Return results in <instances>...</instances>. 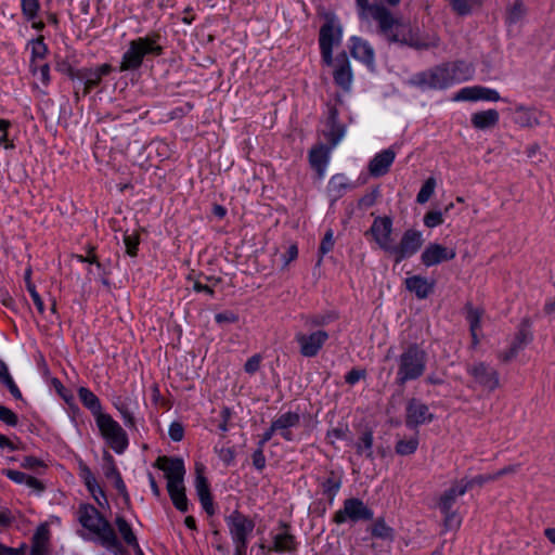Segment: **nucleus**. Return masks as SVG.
Here are the masks:
<instances>
[{
  "instance_id": "obj_28",
  "label": "nucleus",
  "mask_w": 555,
  "mask_h": 555,
  "mask_svg": "<svg viewBox=\"0 0 555 555\" xmlns=\"http://www.w3.org/2000/svg\"><path fill=\"white\" fill-rule=\"evenodd\" d=\"M499 121V112L496 109H488L473 114L472 125L476 129H488L494 127Z\"/></svg>"
},
{
  "instance_id": "obj_56",
  "label": "nucleus",
  "mask_w": 555,
  "mask_h": 555,
  "mask_svg": "<svg viewBox=\"0 0 555 555\" xmlns=\"http://www.w3.org/2000/svg\"><path fill=\"white\" fill-rule=\"evenodd\" d=\"M365 376H366L365 370L352 369L345 376V380L349 385H354L356 383H358L360 379L364 378Z\"/></svg>"
},
{
  "instance_id": "obj_52",
  "label": "nucleus",
  "mask_w": 555,
  "mask_h": 555,
  "mask_svg": "<svg viewBox=\"0 0 555 555\" xmlns=\"http://www.w3.org/2000/svg\"><path fill=\"white\" fill-rule=\"evenodd\" d=\"M124 242L126 245L127 254L131 257L137 256L138 245H139V235L138 234L125 235Z\"/></svg>"
},
{
  "instance_id": "obj_55",
  "label": "nucleus",
  "mask_w": 555,
  "mask_h": 555,
  "mask_svg": "<svg viewBox=\"0 0 555 555\" xmlns=\"http://www.w3.org/2000/svg\"><path fill=\"white\" fill-rule=\"evenodd\" d=\"M21 466L25 469L36 470L40 467H46L43 461L35 456H26Z\"/></svg>"
},
{
  "instance_id": "obj_39",
  "label": "nucleus",
  "mask_w": 555,
  "mask_h": 555,
  "mask_svg": "<svg viewBox=\"0 0 555 555\" xmlns=\"http://www.w3.org/2000/svg\"><path fill=\"white\" fill-rule=\"evenodd\" d=\"M459 15H467L482 5V0H448Z\"/></svg>"
},
{
  "instance_id": "obj_45",
  "label": "nucleus",
  "mask_w": 555,
  "mask_h": 555,
  "mask_svg": "<svg viewBox=\"0 0 555 555\" xmlns=\"http://www.w3.org/2000/svg\"><path fill=\"white\" fill-rule=\"evenodd\" d=\"M443 514V527L446 530L450 529H459L462 519L459 516L457 512L454 509H449L448 512H441Z\"/></svg>"
},
{
  "instance_id": "obj_35",
  "label": "nucleus",
  "mask_w": 555,
  "mask_h": 555,
  "mask_svg": "<svg viewBox=\"0 0 555 555\" xmlns=\"http://www.w3.org/2000/svg\"><path fill=\"white\" fill-rule=\"evenodd\" d=\"M48 52V48L43 42V37L40 36L36 40L33 41V49H31V63H30V70L34 75L37 74V60H42L46 57Z\"/></svg>"
},
{
  "instance_id": "obj_26",
  "label": "nucleus",
  "mask_w": 555,
  "mask_h": 555,
  "mask_svg": "<svg viewBox=\"0 0 555 555\" xmlns=\"http://www.w3.org/2000/svg\"><path fill=\"white\" fill-rule=\"evenodd\" d=\"M405 286L410 292L414 293L416 297L420 299L427 298L428 295L434 289V283H429L426 278H423L421 275L408 278L405 280Z\"/></svg>"
},
{
  "instance_id": "obj_27",
  "label": "nucleus",
  "mask_w": 555,
  "mask_h": 555,
  "mask_svg": "<svg viewBox=\"0 0 555 555\" xmlns=\"http://www.w3.org/2000/svg\"><path fill=\"white\" fill-rule=\"evenodd\" d=\"M332 149L333 147H331V145L330 146L319 145L317 147H313L310 151V154H309L310 164H311L312 168H314L318 171L319 176H322L325 170V167H326L328 158H330V152Z\"/></svg>"
},
{
  "instance_id": "obj_30",
  "label": "nucleus",
  "mask_w": 555,
  "mask_h": 555,
  "mask_svg": "<svg viewBox=\"0 0 555 555\" xmlns=\"http://www.w3.org/2000/svg\"><path fill=\"white\" fill-rule=\"evenodd\" d=\"M5 476L16 483H26L29 488H33L37 491H43L44 487L40 480L37 478L29 476L23 472L7 469L4 470Z\"/></svg>"
},
{
  "instance_id": "obj_2",
  "label": "nucleus",
  "mask_w": 555,
  "mask_h": 555,
  "mask_svg": "<svg viewBox=\"0 0 555 555\" xmlns=\"http://www.w3.org/2000/svg\"><path fill=\"white\" fill-rule=\"evenodd\" d=\"M81 526L96 534L101 543L115 554H121L124 548L111 524L90 504H82L78 509Z\"/></svg>"
},
{
  "instance_id": "obj_44",
  "label": "nucleus",
  "mask_w": 555,
  "mask_h": 555,
  "mask_svg": "<svg viewBox=\"0 0 555 555\" xmlns=\"http://www.w3.org/2000/svg\"><path fill=\"white\" fill-rule=\"evenodd\" d=\"M436 188V179L434 177H429L424 184L422 185L417 196L416 202L418 204H425L433 196Z\"/></svg>"
},
{
  "instance_id": "obj_43",
  "label": "nucleus",
  "mask_w": 555,
  "mask_h": 555,
  "mask_svg": "<svg viewBox=\"0 0 555 555\" xmlns=\"http://www.w3.org/2000/svg\"><path fill=\"white\" fill-rule=\"evenodd\" d=\"M341 485V479L339 476H336L334 472L330 474V477L322 482L323 493L326 494L331 500L338 492Z\"/></svg>"
},
{
  "instance_id": "obj_60",
  "label": "nucleus",
  "mask_w": 555,
  "mask_h": 555,
  "mask_svg": "<svg viewBox=\"0 0 555 555\" xmlns=\"http://www.w3.org/2000/svg\"><path fill=\"white\" fill-rule=\"evenodd\" d=\"M183 436H184V428H183L182 424H180L178 422H173L169 427V437L173 441H180V440H182Z\"/></svg>"
},
{
  "instance_id": "obj_14",
  "label": "nucleus",
  "mask_w": 555,
  "mask_h": 555,
  "mask_svg": "<svg viewBox=\"0 0 555 555\" xmlns=\"http://www.w3.org/2000/svg\"><path fill=\"white\" fill-rule=\"evenodd\" d=\"M531 327V321L528 318H525L519 323L517 333L515 334V337L511 344V347L500 353L499 358L501 361L507 363L512 361L520 350H522L531 340H532V333L530 331Z\"/></svg>"
},
{
  "instance_id": "obj_48",
  "label": "nucleus",
  "mask_w": 555,
  "mask_h": 555,
  "mask_svg": "<svg viewBox=\"0 0 555 555\" xmlns=\"http://www.w3.org/2000/svg\"><path fill=\"white\" fill-rule=\"evenodd\" d=\"M39 10L38 0H22V11L27 20H34Z\"/></svg>"
},
{
  "instance_id": "obj_8",
  "label": "nucleus",
  "mask_w": 555,
  "mask_h": 555,
  "mask_svg": "<svg viewBox=\"0 0 555 555\" xmlns=\"http://www.w3.org/2000/svg\"><path fill=\"white\" fill-rule=\"evenodd\" d=\"M373 515V511L360 499L350 498L344 501L343 508L334 514L333 520L338 525L347 520L357 522L361 520H371Z\"/></svg>"
},
{
  "instance_id": "obj_57",
  "label": "nucleus",
  "mask_w": 555,
  "mask_h": 555,
  "mask_svg": "<svg viewBox=\"0 0 555 555\" xmlns=\"http://www.w3.org/2000/svg\"><path fill=\"white\" fill-rule=\"evenodd\" d=\"M27 291L29 292L38 312L42 314L44 312V305H43L41 297L39 296V294L36 291L35 284L28 283Z\"/></svg>"
},
{
  "instance_id": "obj_17",
  "label": "nucleus",
  "mask_w": 555,
  "mask_h": 555,
  "mask_svg": "<svg viewBox=\"0 0 555 555\" xmlns=\"http://www.w3.org/2000/svg\"><path fill=\"white\" fill-rule=\"evenodd\" d=\"M456 251L438 243H429L421 255L422 263L425 267L437 266L443 261L454 259Z\"/></svg>"
},
{
  "instance_id": "obj_12",
  "label": "nucleus",
  "mask_w": 555,
  "mask_h": 555,
  "mask_svg": "<svg viewBox=\"0 0 555 555\" xmlns=\"http://www.w3.org/2000/svg\"><path fill=\"white\" fill-rule=\"evenodd\" d=\"M369 232L379 248L389 255L393 246L392 219L387 216L375 218Z\"/></svg>"
},
{
  "instance_id": "obj_3",
  "label": "nucleus",
  "mask_w": 555,
  "mask_h": 555,
  "mask_svg": "<svg viewBox=\"0 0 555 555\" xmlns=\"http://www.w3.org/2000/svg\"><path fill=\"white\" fill-rule=\"evenodd\" d=\"M155 467L164 470L167 478V490L170 499L177 509L180 512L188 511V498L183 486V477L185 474L184 463L179 457L159 456Z\"/></svg>"
},
{
  "instance_id": "obj_47",
  "label": "nucleus",
  "mask_w": 555,
  "mask_h": 555,
  "mask_svg": "<svg viewBox=\"0 0 555 555\" xmlns=\"http://www.w3.org/2000/svg\"><path fill=\"white\" fill-rule=\"evenodd\" d=\"M49 541V530L44 525H41L36 530L33 538V546H39L40 548H47Z\"/></svg>"
},
{
  "instance_id": "obj_4",
  "label": "nucleus",
  "mask_w": 555,
  "mask_h": 555,
  "mask_svg": "<svg viewBox=\"0 0 555 555\" xmlns=\"http://www.w3.org/2000/svg\"><path fill=\"white\" fill-rule=\"evenodd\" d=\"M426 369V352L416 344H411L399 357L397 384L404 385L409 380L421 377Z\"/></svg>"
},
{
  "instance_id": "obj_16",
  "label": "nucleus",
  "mask_w": 555,
  "mask_h": 555,
  "mask_svg": "<svg viewBox=\"0 0 555 555\" xmlns=\"http://www.w3.org/2000/svg\"><path fill=\"white\" fill-rule=\"evenodd\" d=\"M433 420L434 414L429 411L427 404L415 398L409 400L405 414L406 426L417 427L430 423Z\"/></svg>"
},
{
  "instance_id": "obj_54",
  "label": "nucleus",
  "mask_w": 555,
  "mask_h": 555,
  "mask_svg": "<svg viewBox=\"0 0 555 555\" xmlns=\"http://www.w3.org/2000/svg\"><path fill=\"white\" fill-rule=\"evenodd\" d=\"M261 360L262 358L260 354L250 357L244 364L245 372L250 375L255 374L260 369Z\"/></svg>"
},
{
  "instance_id": "obj_33",
  "label": "nucleus",
  "mask_w": 555,
  "mask_h": 555,
  "mask_svg": "<svg viewBox=\"0 0 555 555\" xmlns=\"http://www.w3.org/2000/svg\"><path fill=\"white\" fill-rule=\"evenodd\" d=\"M370 532L372 537L386 541H392L395 538L393 529L386 524L384 518L376 519L370 527Z\"/></svg>"
},
{
  "instance_id": "obj_32",
  "label": "nucleus",
  "mask_w": 555,
  "mask_h": 555,
  "mask_svg": "<svg viewBox=\"0 0 555 555\" xmlns=\"http://www.w3.org/2000/svg\"><path fill=\"white\" fill-rule=\"evenodd\" d=\"M357 453L365 455L367 459L373 460V431L370 429L364 430L356 443Z\"/></svg>"
},
{
  "instance_id": "obj_15",
  "label": "nucleus",
  "mask_w": 555,
  "mask_h": 555,
  "mask_svg": "<svg viewBox=\"0 0 555 555\" xmlns=\"http://www.w3.org/2000/svg\"><path fill=\"white\" fill-rule=\"evenodd\" d=\"M341 39V28L335 27L332 23L324 24L320 29V48L324 63H333L332 50L334 44H338Z\"/></svg>"
},
{
  "instance_id": "obj_22",
  "label": "nucleus",
  "mask_w": 555,
  "mask_h": 555,
  "mask_svg": "<svg viewBox=\"0 0 555 555\" xmlns=\"http://www.w3.org/2000/svg\"><path fill=\"white\" fill-rule=\"evenodd\" d=\"M204 467L203 465H196V480H195V487L197 491V495L199 498V501L203 505V508L206 511L208 515L214 514V504H212V498L210 494L208 481L206 477L203 474Z\"/></svg>"
},
{
  "instance_id": "obj_62",
  "label": "nucleus",
  "mask_w": 555,
  "mask_h": 555,
  "mask_svg": "<svg viewBox=\"0 0 555 555\" xmlns=\"http://www.w3.org/2000/svg\"><path fill=\"white\" fill-rule=\"evenodd\" d=\"M37 73L39 74L40 80L43 86H48L50 82V67L47 63L38 65Z\"/></svg>"
},
{
  "instance_id": "obj_19",
  "label": "nucleus",
  "mask_w": 555,
  "mask_h": 555,
  "mask_svg": "<svg viewBox=\"0 0 555 555\" xmlns=\"http://www.w3.org/2000/svg\"><path fill=\"white\" fill-rule=\"evenodd\" d=\"M111 72L112 66L103 64L96 68L79 69L76 76L78 79L85 80V94H87L101 82L103 76L108 75Z\"/></svg>"
},
{
  "instance_id": "obj_31",
  "label": "nucleus",
  "mask_w": 555,
  "mask_h": 555,
  "mask_svg": "<svg viewBox=\"0 0 555 555\" xmlns=\"http://www.w3.org/2000/svg\"><path fill=\"white\" fill-rule=\"evenodd\" d=\"M82 477H83L85 485L88 488L89 492L92 494L94 500L100 505H102V502L100 501V496L103 498L104 500H106L105 493L102 490V488L99 486V483H98L94 475L92 474V472L87 466H85L82 468Z\"/></svg>"
},
{
  "instance_id": "obj_51",
  "label": "nucleus",
  "mask_w": 555,
  "mask_h": 555,
  "mask_svg": "<svg viewBox=\"0 0 555 555\" xmlns=\"http://www.w3.org/2000/svg\"><path fill=\"white\" fill-rule=\"evenodd\" d=\"M335 241H334V233L333 230L328 229L320 244L319 253L321 256L327 254L331 251L334 247Z\"/></svg>"
},
{
  "instance_id": "obj_50",
  "label": "nucleus",
  "mask_w": 555,
  "mask_h": 555,
  "mask_svg": "<svg viewBox=\"0 0 555 555\" xmlns=\"http://www.w3.org/2000/svg\"><path fill=\"white\" fill-rule=\"evenodd\" d=\"M104 461L106 462L104 467V474L108 479H115L120 474L116 468L113 456L108 452H104Z\"/></svg>"
},
{
  "instance_id": "obj_25",
  "label": "nucleus",
  "mask_w": 555,
  "mask_h": 555,
  "mask_svg": "<svg viewBox=\"0 0 555 555\" xmlns=\"http://www.w3.org/2000/svg\"><path fill=\"white\" fill-rule=\"evenodd\" d=\"M351 55L372 67L374 65V50L373 48L361 38H352Z\"/></svg>"
},
{
  "instance_id": "obj_63",
  "label": "nucleus",
  "mask_w": 555,
  "mask_h": 555,
  "mask_svg": "<svg viewBox=\"0 0 555 555\" xmlns=\"http://www.w3.org/2000/svg\"><path fill=\"white\" fill-rule=\"evenodd\" d=\"M25 546L22 545L21 547H9L0 543V555H24L25 554Z\"/></svg>"
},
{
  "instance_id": "obj_21",
  "label": "nucleus",
  "mask_w": 555,
  "mask_h": 555,
  "mask_svg": "<svg viewBox=\"0 0 555 555\" xmlns=\"http://www.w3.org/2000/svg\"><path fill=\"white\" fill-rule=\"evenodd\" d=\"M455 101H499L500 95L495 90L488 89L485 87H467L459 91L455 96Z\"/></svg>"
},
{
  "instance_id": "obj_7",
  "label": "nucleus",
  "mask_w": 555,
  "mask_h": 555,
  "mask_svg": "<svg viewBox=\"0 0 555 555\" xmlns=\"http://www.w3.org/2000/svg\"><path fill=\"white\" fill-rule=\"evenodd\" d=\"M101 435L117 453H121L128 446V439L121 426L109 414H101L95 420Z\"/></svg>"
},
{
  "instance_id": "obj_64",
  "label": "nucleus",
  "mask_w": 555,
  "mask_h": 555,
  "mask_svg": "<svg viewBox=\"0 0 555 555\" xmlns=\"http://www.w3.org/2000/svg\"><path fill=\"white\" fill-rule=\"evenodd\" d=\"M56 68H57V70L68 75L72 79L77 78V76H76L77 70H75L72 67V65L66 61H62V62L57 63Z\"/></svg>"
},
{
  "instance_id": "obj_1",
  "label": "nucleus",
  "mask_w": 555,
  "mask_h": 555,
  "mask_svg": "<svg viewBox=\"0 0 555 555\" xmlns=\"http://www.w3.org/2000/svg\"><path fill=\"white\" fill-rule=\"evenodd\" d=\"M367 13L377 22L379 31L386 36L390 42L406 43L415 49H428L429 47H436L438 44L437 39H434L431 42H424L412 35L401 37L398 30L403 27L402 21L396 18L391 11L383 4H373Z\"/></svg>"
},
{
  "instance_id": "obj_37",
  "label": "nucleus",
  "mask_w": 555,
  "mask_h": 555,
  "mask_svg": "<svg viewBox=\"0 0 555 555\" xmlns=\"http://www.w3.org/2000/svg\"><path fill=\"white\" fill-rule=\"evenodd\" d=\"M516 122L521 127L532 128L539 125V119L534 111L518 107L516 109Z\"/></svg>"
},
{
  "instance_id": "obj_10",
  "label": "nucleus",
  "mask_w": 555,
  "mask_h": 555,
  "mask_svg": "<svg viewBox=\"0 0 555 555\" xmlns=\"http://www.w3.org/2000/svg\"><path fill=\"white\" fill-rule=\"evenodd\" d=\"M467 373L482 389L492 392L500 386L499 372L485 362H475L467 367Z\"/></svg>"
},
{
  "instance_id": "obj_36",
  "label": "nucleus",
  "mask_w": 555,
  "mask_h": 555,
  "mask_svg": "<svg viewBox=\"0 0 555 555\" xmlns=\"http://www.w3.org/2000/svg\"><path fill=\"white\" fill-rule=\"evenodd\" d=\"M273 551L291 552L295 550V537L287 531L274 537Z\"/></svg>"
},
{
  "instance_id": "obj_46",
  "label": "nucleus",
  "mask_w": 555,
  "mask_h": 555,
  "mask_svg": "<svg viewBox=\"0 0 555 555\" xmlns=\"http://www.w3.org/2000/svg\"><path fill=\"white\" fill-rule=\"evenodd\" d=\"M526 13V8L524 3L519 0H516L512 8L508 9L507 12V22L513 24L520 21Z\"/></svg>"
},
{
  "instance_id": "obj_9",
  "label": "nucleus",
  "mask_w": 555,
  "mask_h": 555,
  "mask_svg": "<svg viewBox=\"0 0 555 555\" xmlns=\"http://www.w3.org/2000/svg\"><path fill=\"white\" fill-rule=\"evenodd\" d=\"M423 242L424 240L420 231L409 229L403 233L400 243L398 245L393 244L389 255L393 257L396 263H399L403 259L416 254L422 247Z\"/></svg>"
},
{
  "instance_id": "obj_59",
  "label": "nucleus",
  "mask_w": 555,
  "mask_h": 555,
  "mask_svg": "<svg viewBox=\"0 0 555 555\" xmlns=\"http://www.w3.org/2000/svg\"><path fill=\"white\" fill-rule=\"evenodd\" d=\"M218 452V455H219V459L227 465H230L231 463H233L234 459H235V451L233 448H220L219 450H217Z\"/></svg>"
},
{
  "instance_id": "obj_13",
  "label": "nucleus",
  "mask_w": 555,
  "mask_h": 555,
  "mask_svg": "<svg viewBox=\"0 0 555 555\" xmlns=\"http://www.w3.org/2000/svg\"><path fill=\"white\" fill-rule=\"evenodd\" d=\"M455 82L450 64L438 66L418 76V83L433 89H443Z\"/></svg>"
},
{
  "instance_id": "obj_20",
  "label": "nucleus",
  "mask_w": 555,
  "mask_h": 555,
  "mask_svg": "<svg viewBox=\"0 0 555 555\" xmlns=\"http://www.w3.org/2000/svg\"><path fill=\"white\" fill-rule=\"evenodd\" d=\"M338 111L336 107L332 106L328 108V117L326 120V129L324 130V135L327 139L331 147H334L338 144V142L344 138L346 132L345 125L338 122Z\"/></svg>"
},
{
  "instance_id": "obj_24",
  "label": "nucleus",
  "mask_w": 555,
  "mask_h": 555,
  "mask_svg": "<svg viewBox=\"0 0 555 555\" xmlns=\"http://www.w3.org/2000/svg\"><path fill=\"white\" fill-rule=\"evenodd\" d=\"M395 157L396 153L391 149L384 150L383 152L376 154L369 164L370 175L373 177L385 176L389 171Z\"/></svg>"
},
{
  "instance_id": "obj_23",
  "label": "nucleus",
  "mask_w": 555,
  "mask_h": 555,
  "mask_svg": "<svg viewBox=\"0 0 555 555\" xmlns=\"http://www.w3.org/2000/svg\"><path fill=\"white\" fill-rule=\"evenodd\" d=\"M469 483L455 482L447 489L438 499L437 506L440 512L453 509L457 498L464 495L468 490Z\"/></svg>"
},
{
  "instance_id": "obj_41",
  "label": "nucleus",
  "mask_w": 555,
  "mask_h": 555,
  "mask_svg": "<svg viewBox=\"0 0 555 555\" xmlns=\"http://www.w3.org/2000/svg\"><path fill=\"white\" fill-rule=\"evenodd\" d=\"M418 447L417 437H411L409 439H400L396 443L395 450L396 453L402 456L413 454Z\"/></svg>"
},
{
  "instance_id": "obj_6",
  "label": "nucleus",
  "mask_w": 555,
  "mask_h": 555,
  "mask_svg": "<svg viewBox=\"0 0 555 555\" xmlns=\"http://www.w3.org/2000/svg\"><path fill=\"white\" fill-rule=\"evenodd\" d=\"M162 53V47L157 46L151 38H139L130 42L128 51L124 54L120 70H132L141 66L146 54Z\"/></svg>"
},
{
  "instance_id": "obj_49",
  "label": "nucleus",
  "mask_w": 555,
  "mask_h": 555,
  "mask_svg": "<svg viewBox=\"0 0 555 555\" xmlns=\"http://www.w3.org/2000/svg\"><path fill=\"white\" fill-rule=\"evenodd\" d=\"M443 223V212L438 210L428 211L424 216V224L427 228H435Z\"/></svg>"
},
{
  "instance_id": "obj_18",
  "label": "nucleus",
  "mask_w": 555,
  "mask_h": 555,
  "mask_svg": "<svg viewBox=\"0 0 555 555\" xmlns=\"http://www.w3.org/2000/svg\"><path fill=\"white\" fill-rule=\"evenodd\" d=\"M334 67L333 77L337 86L344 90H349L352 82V72L349 59L346 52L339 53L333 63L330 65Z\"/></svg>"
},
{
  "instance_id": "obj_29",
  "label": "nucleus",
  "mask_w": 555,
  "mask_h": 555,
  "mask_svg": "<svg viewBox=\"0 0 555 555\" xmlns=\"http://www.w3.org/2000/svg\"><path fill=\"white\" fill-rule=\"evenodd\" d=\"M78 397L81 403L95 416V420L99 415L104 414L99 398L91 390L86 387H80L78 389Z\"/></svg>"
},
{
  "instance_id": "obj_38",
  "label": "nucleus",
  "mask_w": 555,
  "mask_h": 555,
  "mask_svg": "<svg viewBox=\"0 0 555 555\" xmlns=\"http://www.w3.org/2000/svg\"><path fill=\"white\" fill-rule=\"evenodd\" d=\"M300 422V416L298 413L287 412L282 414L275 421L272 422L273 429L276 431L288 429L291 427L297 426Z\"/></svg>"
},
{
  "instance_id": "obj_11",
  "label": "nucleus",
  "mask_w": 555,
  "mask_h": 555,
  "mask_svg": "<svg viewBox=\"0 0 555 555\" xmlns=\"http://www.w3.org/2000/svg\"><path fill=\"white\" fill-rule=\"evenodd\" d=\"M328 337L327 332L319 330L311 334L299 332L295 335V340L299 345V352L302 357L313 358L322 349Z\"/></svg>"
},
{
  "instance_id": "obj_5",
  "label": "nucleus",
  "mask_w": 555,
  "mask_h": 555,
  "mask_svg": "<svg viewBox=\"0 0 555 555\" xmlns=\"http://www.w3.org/2000/svg\"><path fill=\"white\" fill-rule=\"evenodd\" d=\"M225 521L235 545V555H246L247 539L255 528V522L238 511L227 516Z\"/></svg>"
},
{
  "instance_id": "obj_42",
  "label": "nucleus",
  "mask_w": 555,
  "mask_h": 555,
  "mask_svg": "<svg viewBox=\"0 0 555 555\" xmlns=\"http://www.w3.org/2000/svg\"><path fill=\"white\" fill-rule=\"evenodd\" d=\"M451 70L454 74L455 81H464L470 78L473 74V67L465 62H455L450 64Z\"/></svg>"
},
{
  "instance_id": "obj_40",
  "label": "nucleus",
  "mask_w": 555,
  "mask_h": 555,
  "mask_svg": "<svg viewBox=\"0 0 555 555\" xmlns=\"http://www.w3.org/2000/svg\"><path fill=\"white\" fill-rule=\"evenodd\" d=\"M115 524L124 541L129 546H131L132 544H137L138 539L133 533L131 526L124 517L118 516L115 520Z\"/></svg>"
},
{
  "instance_id": "obj_58",
  "label": "nucleus",
  "mask_w": 555,
  "mask_h": 555,
  "mask_svg": "<svg viewBox=\"0 0 555 555\" xmlns=\"http://www.w3.org/2000/svg\"><path fill=\"white\" fill-rule=\"evenodd\" d=\"M253 465L258 469L262 470L266 466V457L263 454V447L257 448V450L253 453Z\"/></svg>"
},
{
  "instance_id": "obj_61",
  "label": "nucleus",
  "mask_w": 555,
  "mask_h": 555,
  "mask_svg": "<svg viewBox=\"0 0 555 555\" xmlns=\"http://www.w3.org/2000/svg\"><path fill=\"white\" fill-rule=\"evenodd\" d=\"M215 319L218 323H236L238 315L232 311H224L216 314Z\"/></svg>"
},
{
  "instance_id": "obj_53",
  "label": "nucleus",
  "mask_w": 555,
  "mask_h": 555,
  "mask_svg": "<svg viewBox=\"0 0 555 555\" xmlns=\"http://www.w3.org/2000/svg\"><path fill=\"white\" fill-rule=\"evenodd\" d=\"M0 421L9 426H15L18 422L16 414L4 405H0Z\"/></svg>"
},
{
  "instance_id": "obj_34",
  "label": "nucleus",
  "mask_w": 555,
  "mask_h": 555,
  "mask_svg": "<svg viewBox=\"0 0 555 555\" xmlns=\"http://www.w3.org/2000/svg\"><path fill=\"white\" fill-rule=\"evenodd\" d=\"M466 320L469 323V332H478L481 327L483 310L475 308L472 302L465 305Z\"/></svg>"
}]
</instances>
